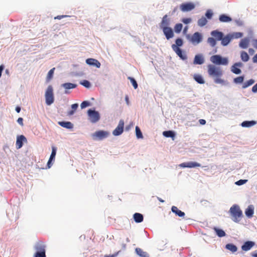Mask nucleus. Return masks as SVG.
I'll list each match as a JSON object with an SVG mask.
<instances>
[{
    "instance_id": "obj_1",
    "label": "nucleus",
    "mask_w": 257,
    "mask_h": 257,
    "mask_svg": "<svg viewBox=\"0 0 257 257\" xmlns=\"http://www.w3.org/2000/svg\"><path fill=\"white\" fill-rule=\"evenodd\" d=\"M207 69L209 76L214 79V81L215 83L225 84V81L221 78L223 74V71L220 67L212 64H209L207 66Z\"/></svg>"
},
{
    "instance_id": "obj_2",
    "label": "nucleus",
    "mask_w": 257,
    "mask_h": 257,
    "mask_svg": "<svg viewBox=\"0 0 257 257\" xmlns=\"http://www.w3.org/2000/svg\"><path fill=\"white\" fill-rule=\"evenodd\" d=\"M229 212L234 221L237 222L242 216V212L237 205H233L229 209Z\"/></svg>"
},
{
    "instance_id": "obj_3",
    "label": "nucleus",
    "mask_w": 257,
    "mask_h": 257,
    "mask_svg": "<svg viewBox=\"0 0 257 257\" xmlns=\"http://www.w3.org/2000/svg\"><path fill=\"white\" fill-rule=\"evenodd\" d=\"M35 248L36 252L34 254V257H46V246L43 242L41 241L38 242Z\"/></svg>"
},
{
    "instance_id": "obj_4",
    "label": "nucleus",
    "mask_w": 257,
    "mask_h": 257,
    "mask_svg": "<svg viewBox=\"0 0 257 257\" xmlns=\"http://www.w3.org/2000/svg\"><path fill=\"white\" fill-rule=\"evenodd\" d=\"M210 61L216 65H226L228 61L226 58H223L219 55H213L210 57Z\"/></svg>"
},
{
    "instance_id": "obj_5",
    "label": "nucleus",
    "mask_w": 257,
    "mask_h": 257,
    "mask_svg": "<svg viewBox=\"0 0 257 257\" xmlns=\"http://www.w3.org/2000/svg\"><path fill=\"white\" fill-rule=\"evenodd\" d=\"M46 103L47 105H50L54 101L53 89L51 85L48 86L45 92Z\"/></svg>"
},
{
    "instance_id": "obj_6",
    "label": "nucleus",
    "mask_w": 257,
    "mask_h": 257,
    "mask_svg": "<svg viewBox=\"0 0 257 257\" xmlns=\"http://www.w3.org/2000/svg\"><path fill=\"white\" fill-rule=\"evenodd\" d=\"M87 113L89 119L92 123H95L100 119V115L98 111L90 109Z\"/></svg>"
},
{
    "instance_id": "obj_7",
    "label": "nucleus",
    "mask_w": 257,
    "mask_h": 257,
    "mask_svg": "<svg viewBox=\"0 0 257 257\" xmlns=\"http://www.w3.org/2000/svg\"><path fill=\"white\" fill-rule=\"evenodd\" d=\"M109 135V133L104 131H98L95 132L92 134V137L94 139H98L99 140H102L107 138Z\"/></svg>"
},
{
    "instance_id": "obj_8",
    "label": "nucleus",
    "mask_w": 257,
    "mask_h": 257,
    "mask_svg": "<svg viewBox=\"0 0 257 257\" xmlns=\"http://www.w3.org/2000/svg\"><path fill=\"white\" fill-rule=\"evenodd\" d=\"M124 127V121L121 119L119 120V123L117 127L112 132L113 135L115 136H119L121 135L123 131Z\"/></svg>"
},
{
    "instance_id": "obj_9",
    "label": "nucleus",
    "mask_w": 257,
    "mask_h": 257,
    "mask_svg": "<svg viewBox=\"0 0 257 257\" xmlns=\"http://www.w3.org/2000/svg\"><path fill=\"white\" fill-rule=\"evenodd\" d=\"M180 8L182 12H189L195 8V5L192 3H183L180 5Z\"/></svg>"
},
{
    "instance_id": "obj_10",
    "label": "nucleus",
    "mask_w": 257,
    "mask_h": 257,
    "mask_svg": "<svg viewBox=\"0 0 257 257\" xmlns=\"http://www.w3.org/2000/svg\"><path fill=\"white\" fill-rule=\"evenodd\" d=\"M161 29L167 40H169L174 37V33L173 29L171 27H165Z\"/></svg>"
},
{
    "instance_id": "obj_11",
    "label": "nucleus",
    "mask_w": 257,
    "mask_h": 257,
    "mask_svg": "<svg viewBox=\"0 0 257 257\" xmlns=\"http://www.w3.org/2000/svg\"><path fill=\"white\" fill-rule=\"evenodd\" d=\"M172 48L181 59L184 60L187 59V57L186 55L184 53H183L181 49L176 46L175 44H173L172 45Z\"/></svg>"
},
{
    "instance_id": "obj_12",
    "label": "nucleus",
    "mask_w": 257,
    "mask_h": 257,
    "mask_svg": "<svg viewBox=\"0 0 257 257\" xmlns=\"http://www.w3.org/2000/svg\"><path fill=\"white\" fill-rule=\"evenodd\" d=\"M179 166L182 168H195L197 167H200L201 165L197 162H189L181 163L179 165Z\"/></svg>"
},
{
    "instance_id": "obj_13",
    "label": "nucleus",
    "mask_w": 257,
    "mask_h": 257,
    "mask_svg": "<svg viewBox=\"0 0 257 257\" xmlns=\"http://www.w3.org/2000/svg\"><path fill=\"white\" fill-rule=\"evenodd\" d=\"M27 142V139L23 135H20L17 137L16 140V147L17 149H20L23 145V143Z\"/></svg>"
},
{
    "instance_id": "obj_14",
    "label": "nucleus",
    "mask_w": 257,
    "mask_h": 257,
    "mask_svg": "<svg viewBox=\"0 0 257 257\" xmlns=\"http://www.w3.org/2000/svg\"><path fill=\"white\" fill-rule=\"evenodd\" d=\"M170 25V19L168 18L167 15L163 16L162 21L160 24L161 29H163L165 27H168Z\"/></svg>"
},
{
    "instance_id": "obj_15",
    "label": "nucleus",
    "mask_w": 257,
    "mask_h": 257,
    "mask_svg": "<svg viewBox=\"0 0 257 257\" xmlns=\"http://www.w3.org/2000/svg\"><path fill=\"white\" fill-rule=\"evenodd\" d=\"M86 63L90 66H93L96 68H100L101 66L100 63L96 59L93 58H88L86 60Z\"/></svg>"
},
{
    "instance_id": "obj_16",
    "label": "nucleus",
    "mask_w": 257,
    "mask_h": 257,
    "mask_svg": "<svg viewBox=\"0 0 257 257\" xmlns=\"http://www.w3.org/2000/svg\"><path fill=\"white\" fill-rule=\"evenodd\" d=\"M255 244V243L251 241H247L242 245L241 249L243 251L250 250Z\"/></svg>"
},
{
    "instance_id": "obj_17",
    "label": "nucleus",
    "mask_w": 257,
    "mask_h": 257,
    "mask_svg": "<svg viewBox=\"0 0 257 257\" xmlns=\"http://www.w3.org/2000/svg\"><path fill=\"white\" fill-rule=\"evenodd\" d=\"M242 66V64L241 62L235 63L231 68V71L236 74H239L241 73V70L237 67Z\"/></svg>"
},
{
    "instance_id": "obj_18",
    "label": "nucleus",
    "mask_w": 257,
    "mask_h": 257,
    "mask_svg": "<svg viewBox=\"0 0 257 257\" xmlns=\"http://www.w3.org/2000/svg\"><path fill=\"white\" fill-rule=\"evenodd\" d=\"M57 148L55 147H52V153L50 157L49 160L47 163V166L48 168H50L52 165L51 162L54 160L56 154Z\"/></svg>"
},
{
    "instance_id": "obj_19",
    "label": "nucleus",
    "mask_w": 257,
    "mask_h": 257,
    "mask_svg": "<svg viewBox=\"0 0 257 257\" xmlns=\"http://www.w3.org/2000/svg\"><path fill=\"white\" fill-rule=\"evenodd\" d=\"M202 40V36L199 32L195 33L192 36L191 41L192 43H199Z\"/></svg>"
},
{
    "instance_id": "obj_20",
    "label": "nucleus",
    "mask_w": 257,
    "mask_h": 257,
    "mask_svg": "<svg viewBox=\"0 0 257 257\" xmlns=\"http://www.w3.org/2000/svg\"><path fill=\"white\" fill-rule=\"evenodd\" d=\"M249 42L250 40L248 38H244L240 40L239 46L242 49H246L247 48Z\"/></svg>"
},
{
    "instance_id": "obj_21",
    "label": "nucleus",
    "mask_w": 257,
    "mask_h": 257,
    "mask_svg": "<svg viewBox=\"0 0 257 257\" xmlns=\"http://www.w3.org/2000/svg\"><path fill=\"white\" fill-rule=\"evenodd\" d=\"M204 62V59L202 55L198 54L195 55L193 61L194 64H202Z\"/></svg>"
},
{
    "instance_id": "obj_22",
    "label": "nucleus",
    "mask_w": 257,
    "mask_h": 257,
    "mask_svg": "<svg viewBox=\"0 0 257 257\" xmlns=\"http://www.w3.org/2000/svg\"><path fill=\"white\" fill-rule=\"evenodd\" d=\"M172 211L176 215L181 217H184L185 216V213L181 210H179L177 207L175 206H173L171 208Z\"/></svg>"
},
{
    "instance_id": "obj_23",
    "label": "nucleus",
    "mask_w": 257,
    "mask_h": 257,
    "mask_svg": "<svg viewBox=\"0 0 257 257\" xmlns=\"http://www.w3.org/2000/svg\"><path fill=\"white\" fill-rule=\"evenodd\" d=\"M136 253L140 257H149V254L147 252L144 251L142 249L137 247L135 249Z\"/></svg>"
},
{
    "instance_id": "obj_24",
    "label": "nucleus",
    "mask_w": 257,
    "mask_h": 257,
    "mask_svg": "<svg viewBox=\"0 0 257 257\" xmlns=\"http://www.w3.org/2000/svg\"><path fill=\"white\" fill-rule=\"evenodd\" d=\"M134 220L137 223H140L143 221L144 216L140 213H135L133 215Z\"/></svg>"
},
{
    "instance_id": "obj_25",
    "label": "nucleus",
    "mask_w": 257,
    "mask_h": 257,
    "mask_svg": "<svg viewBox=\"0 0 257 257\" xmlns=\"http://www.w3.org/2000/svg\"><path fill=\"white\" fill-rule=\"evenodd\" d=\"M58 124L65 128L71 129L73 127V124L70 121H59Z\"/></svg>"
},
{
    "instance_id": "obj_26",
    "label": "nucleus",
    "mask_w": 257,
    "mask_h": 257,
    "mask_svg": "<svg viewBox=\"0 0 257 257\" xmlns=\"http://www.w3.org/2000/svg\"><path fill=\"white\" fill-rule=\"evenodd\" d=\"M254 213V207L252 205H249L245 211V215L248 217H251Z\"/></svg>"
},
{
    "instance_id": "obj_27",
    "label": "nucleus",
    "mask_w": 257,
    "mask_h": 257,
    "mask_svg": "<svg viewBox=\"0 0 257 257\" xmlns=\"http://www.w3.org/2000/svg\"><path fill=\"white\" fill-rule=\"evenodd\" d=\"M211 35L215 37L217 40H221L223 37V34L222 32L213 31L211 32Z\"/></svg>"
},
{
    "instance_id": "obj_28",
    "label": "nucleus",
    "mask_w": 257,
    "mask_h": 257,
    "mask_svg": "<svg viewBox=\"0 0 257 257\" xmlns=\"http://www.w3.org/2000/svg\"><path fill=\"white\" fill-rule=\"evenodd\" d=\"M256 124V121L254 120L251 121H243L241 125L244 127H249L252 126Z\"/></svg>"
},
{
    "instance_id": "obj_29",
    "label": "nucleus",
    "mask_w": 257,
    "mask_h": 257,
    "mask_svg": "<svg viewBox=\"0 0 257 257\" xmlns=\"http://www.w3.org/2000/svg\"><path fill=\"white\" fill-rule=\"evenodd\" d=\"M193 78L194 80L199 84H204L205 81L202 77V76L200 74H195L193 76Z\"/></svg>"
},
{
    "instance_id": "obj_30",
    "label": "nucleus",
    "mask_w": 257,
    "mask_h": 257,
    "mask_svg": "<svg viewBox=\"0 0 257 257\" xmlns=\"http://www.w3.org/2000/svg\"><path fill=\"white\" fill-rule=\"evenodd\" d=\"M219 20L221 22H229L232 21V19L230 17L224 15L222 14L219 16Z\"/></svg>"
},
{
    "instance_id": "obj_31",
    "label": "nucleus",
    "mask_w": 257,
    "mask_h": 257,
    "mask_svg": "<svg viewBox=\"0 0 257 257\" xmlns=\"http://www.w3.org/2000/svg\"><path fill=\"white\" fill-rule=\"evenodd\" d=\"M62 87L67 90L75 88L77 87V85L72 83H65L62 84Z\"/></svg>"
},
{
    "instance_id": "obj_32",
    "label": "nucleus",
    "mask_w": 257,
    "mask_h": 257,
    "mask_svg": "<svg viewBox=\"0 0 257 257\" xmlns=\"http://www.w3.org/2000/svg\"><path fill=\"white\" fill-rule=\"evenodd\" d=\"M225 248L232 252H235L237 250V247L234 244L232 243L227 244L225 246Z\"/></svg>"
},
{
    "instance_id": "obj_33",
    "label": "nucleus",
    "mask_w": 257,
    "mask_h": 257,
    "mask_svg": "<svg viewBox=\"0 0 257 257\" xmlns=\"http://www.w3.org/2000/svg\"><path fill=\"white\" fill-rule=\"evenodd\" d=\"M214 230L219 237H221L225 236V232L222 229L214 227Z\"/></svg>"
},
{
    "instance_id": "obj_34",
    "label": "nucleus",
    "mask_w": 257,
    "mask_h": 257,
    "mask_svg": "<svg viewBox=\"0 0 257 257\" xmlns=\"http://www.w3.org/2000/svg\"><path fill=\"white\" fill-rule=\"evenodd\" d=\"M240 57L243 62H247L248 61L249 58L247 53L245 51H242L240 53Z\"/></svg>"
},
{
    "instance_id": "obj_35",
    "label": "nucleus",
    "mask_w": 257,
    "mask_h": 257,
    "mask_svg": "<svg viewBox=\"0 0 257 257\" xmlns=\"http://www.w3.org/2000/svg\"><path fill=\"white\" fill-rule=\"evenodd\" d=\"M207 20L204 17H202V18L199 19L198 21V25L200 27H203V26H205L207 24Z\"/></svg>"
},
{
    "instance_id": "obj_36",
    "label": "nucleus",
    "mask_w": 257,
    "mask_h": 257,
    "mask_svg": "<svg viewBox=\"0 0 257 257\" xmlns=\"http://www.w3.org/2000/svg\"><path fill=\"white\" fill-rule=\"evenodd\" d=\"M163 134L165 137L167 138H174L175 136V133L171 131H164Z\"/></svg>"
},
{
    "instance_id": "obj_37",
    "label": "nucleus",
    "mask_w": 257,
    "mask_h": 257,
    "mask_svg": "<svg viewBox=\"0 0 257 257\" xmlns=\"http://www.w3.org/2000/svg\"><path fill=\"white\" fill-rule=\"evenodd\" d=\"M221 40V44L223 46H226L230 41L231 39L228 36H226L224 38L222 37Z\"/></svg>"
},
{
    "instance_id": "obj_38",
    "label": "nucleus",
    "mask_w": 257,
    "mask_h": 257,
    "mask_svg": "<svg viewBox=\"0 0 257 257\" xmlns=\"http://www.w3.org/2000/svg\"><path fill=\"white\" fill-rule=\"evenodd\" d=\"M183 25L181 23L177 24L174 26V30L176 33H180L182 29Z\"/></svg>"
},
{
    "instance_id": "obj_39",
    "label": "nucleus",
    "mask_w": 257,
    "mask_h": 257,
    "mask_svg": "<svg viewBox=\"0 0 257 257\" xmlns=\"http://www.w3.org/2000/svg\"><path fill=\"white\" fill-rule=\"evenodd\" d=\"M78 107V104L77 103L73 104L71 105L72 110L68 112V114L69 115H72L74 114V112L76 110Z\"/></svg>"
},
{
    "instance_id": "obj_40",
    "label": "nucleus",
    "mask_w": 257,
    "mask_h": 257,
    "mask_svg": "<svg viewBox=\"0 0 257 257\" xmlns=\"http://www.w3.org/2000/svg\"><path fill=\"white\" fill-rule=\"evenodd\" d=\"M55 69V68H53L48 72L47 76V81H49L53 78Z\"/></svg>"
},
{
    "instance_id": "obj_41",
    "label": "nucleus",
    "mask_w": 257,
    "mask_h": 257,
    "mask_svg": "<svg viewBox=\"0 0 257 257\" xmlns=\"http://www.w3.org/2000/svg\"><path fill=\"white\" fill-rule=\"evenodd\" d=\"M254 83V80L250 79V80L247 81L246 82H245V83H243V86H242V88H245L248 87L249 86L251 85Z\"/></svg>"
},
{
    "instance_id": "obj_42",
    "label": "nucleus",
    "mask_w": 257,
    "mask_h": 257,
    "mask_svg": "<svg viewBox=\"0 0 257 257\" xmlns=\"http://www.w3.org/2000/svg\"><path fill=\"white\" fill-rule=\"evenodd\" d=\"M136 136L138 139H142L143 138V136L142 133L141 131V130L138 126H137L136 127Z\"/></svg>"
},
{
    "instance_id": "obj_43",
    "label": "nucleus",
    "mask_w": 257,
    "mask_h": 257,
    "mask_svg": "<svg viewBox=\"0 0 257 257\" xmlns=\"http://www.w3.org/2000/svg\"><path fill=\"white\" fill-rule=\"evenodd\" d=\"M80 84L83 85L86 88H89L91 86V84L89 81L86 80H83L80 82Z\"/></svg>"
},
{
    "instance_id": "obj_44",
    "label": "nucleus",
    "mask_w": 257,
    "mask_h": 257,
    "mask_svg": "<svg viewBox=\"0 0 257 257\" xmlns=\"http://www.w3.org/2000/svg\"><path fill=\"white\" fill-rule=\"evenodd\" d=\"M207 42L211 47H214L216 44V40L212 37L208 38Z\"/></svg>"
},
{
    "instance_id": "obj_45",
    "label": "nucleus",
    "mask_w": 257,
    "mask_h": 257,
    "mask_svg": "<svg viewBox=\"0 0 257 257\" xmlns=\"http://www.w3.org/2000/svg\"><path fill=\"white\" fill-rule=\"evenodd\" d=\"M243 80L244 77L241 76L235 78L233 80V81L235 83H241L243 81Z\"/></svg>"
},
{
    "instance_id": "obj_46",
    "label": "nucleus",
    "mask_w": 257,
    "mask_h": 257,
    "mask_svg": "<svg viewBox=\"0 0 257 257\" xmlns=\"http://www.w3.org/2000/svg\"><path fill=\"white\" fill-rule=\"evenodd\" d=\"M128 79L131 81L134 88L137 89L138 88V84H137V81L135 80V79L134 78L131 77H128Z\"/></svg>"
},
{
    "instance_id": "obj_47",
    "label": "nucleus",
    "mask_w": 257,
    "mask_h": 257,
    "mask_svg": "<svg viewBox=\"0 0 257 257\" xmlns=\"http://www.w3.org/2000/svg\"><path fill=\"white\" fill-rule=\"evenodd\" d=\"M176 46H177L178 47H180L181 46H182L183 45V41L180 38H178L176 40Z\"/></svg>"
},
{
    "instance_id": "obj_48",
    "label": "nucleus",
    "mask_w": 257,
    "mask_h": 257,
    "mask_svg": "<svg viewBox=\"0 0 257 257\" xmlns=\"http://www.w3.org/2000/svg\"><path fill=\"white\" fill-rule=\"evenodd\" d=\"M205 16L208 19H210L213 16V13L210 10H208L205 13Z\"/></svg>"
},
{
    "instance_id": "obj_49",
    "label": "nucleus",
    "mask_w": 257,
    "mask_h": 257,
    "mask_svg": "<svg viewBox=\"0 0 257 257\" xmlns=\"http://www.w3.org/2000/svg\"><path fill=\"white\" fill-rule=\"evenodd\" d=\"M90 105V102L87 101H83L80 105L81 108H84L86 107L87 106H88Z\"/></svg>"
},
{
    "instance_id": "obj_50",
    "label": "nucleus",
    "mask_w": 257,
    "mask_h": 257,
    "mask_svg": "<svg viewBox=\"0 0 257 257\" xmlns=\"http://www.w3.org/2000/svg\"><path fill=\"white\" fill-rule=\"evenodd\" d=\"M192 19L191 18H183L182 20V22L185 24H188L190 23Z\"/></svg>"
},
{
    "instance_id": "obj_51",
    "label": "nucleus",
    "mask_w": 257,
    "mask_h": 257,
    "mask_svg": "<svg viewBox=\"0 0 257 257\" xmlns=\"http://www.w3.org/2000/svg\"><path fill=\"white\" fill-rule=\"evenodd\" d=\"M246 182V180H239V181H237L235 183L237 185H241L245 183Z\"/></svg>"
},
{
    "instance_id": "obj_52",
    "label": "nucleus",
    "mask_w": 257,
    "mask_h": 257,
    "mask_svg": "<svg viewBox=\"0 0 257 257\" xmlns=\"http://www.w3.org/2000/svg\"><path fill=\"white\" fill-rule=\"evenodd\" d=\"M119 252H120V251H118L117 252H116L114 254H105L104 255V257H116L118 255V254L119 253Z\"/></svg>"
},
{
    "instance_id": "obj_53",
    "label": "nucleus",
    "mask_w": 257,
    "mask_h": 257,
    "mask_svg": "<svg viewBox=\"0 0 257 257\" xmlns=\"http://www.w3.org/2000/svg\"><path fill=\"white\" fill-rule=\"evenodd\" d=\"M69 17V16L67 15H60V16H57L54 18V19H58L60 20L63 18L68 17Z\"/></svg>"
},
{
    "instance_id": "obj_54",
    "label": "nucleus",
    "mask_w": 257,
    "mask_h": 257,
    "mask_svg": "<svg viewBox=\"0 0 257 257\" xmlns=\"http://www.w3.org/2000/svg\"><path fill=\"white\" fill-rule=\"evenodd\" d=\"M17 122L22 126H23V119L22 117H19L18 120Z\"/></svg>"
},
{
    "instance_id": "obj_55",
    "label": "nucleus",
    "mask_w": 257,
    "mask_h": 257,
    "mask_svg": "<svg viewBox=\"0 0 257 257\" xmlns=\"http://www.w3.org/2000/svg\"><path fill=\"white\" fill-rule=\"evenodd\" d=\"M234 36L236 38H240L242 36V33H240V32H238V33H236L235 34H234Z\"/></svg>"
},
{
    "instance_id": "obj_56",
    "label": "nucleus",
    "mask_w": 257,
    "mask_h": 257,
    "mask_svg": "<svg viewBox=\"0 0 257 257\" xmlns=\"http://www.w3.org/2000/svg\"><path fill=\"white\" fill-rule=\"evenodd\" d=\"M252 45L254 48L257 49V39H254L253 40Z\"/></svg>"
},
{
    "instance_id": "obj_57",
    "label": "nucleus",
    "mask_w": 257,
    "mask_h": 257,
    "mask_svg": "<svg viewBox=\"0 0 257 257\" xmlns=\"http://www.w3.org/2000/svg\"><path fill=\"white\" fill-rule=\"evenodd\" d=\"M252 91L254 93L257 92V83L252 87Z\"/></svg>"
},
{
    "instance_id": "obj_58",
    "label": "nucleus",
    "mask_w": 257,
    "mask_h": 257,
    "mask_svg": "<svg viewBox=\"0 0 257 257\" xmlns=\"http://www.w3.org/2000/svg\"><path fill=\"white\" fill-rule=\"evenodd\" d=\"M199 123L201 125H204L206 123V120L203 119H200L199 120Z\"/></svg>"
},
{
    "instance_id": "obj_59",
    "label": "nucleus",
    "mask_w": 257,
    "mask_h": 257,
    "mask_svg": "<svg viewBox=\"0 0 257 257\" xmlns=\"http://www.w3.org/2000/svg\"><path fill=\"white\" fill-rule=\"evenodd\" d=\"M252 61L253 63H257V53L253 57Z\"/></svg>"
},
{
    "instance_id": "obj_60",
    "label": "nucleus",
    "mask_w": 257,
    "mask_h": 257,
    "mask_svg": "<svg viewBox=\"0 0 257 257\" xmlns=\"http://www.w3.org/2000/svg\"><path fill=\"white\" fill-rule=\"evenodd\" d=\"M248 52L250 55H252L254 53V51L252 48H249L248 49Z\"/></svg>"
},
{
    "instance_id": "obj_61",
    "label": "nucleus",
    "mask_w": 257,
    "mask_h": 257,
    "mask_svg": "<svg viewBox=\"0 0 257 257\" xmlns=\"http://www.w3.org/2000/svg\"><path fill=\"white\" fill-rule=\"evenodd\" d=\"M4 69V65H1L0 66V77L2 76V71H3Z\"/></svg>"
},
{
    "instance_id": "obj_62",
    "label": "nucleus",
    "mask_w": 257,
    "mask_h": 257,
    "mask_svg": "<svg viewBox=\"0 0 257 257\" xmlns=\"http://www.w3.org/2000/svg\"><path fill=\"white\" fill-rule=\"evenodd\" d=\"M16 111L18 112V113H19L21 111V107L20 106H17L16 107Z\"/></svg>"
},
{
    "instance_id": "obj_63",
    "label": "nucleus",
    "mask_w": 257,
    "mask_h": 257,
    "mask_svg": "<svg viewBox=\"0 0 257 257\" xmlns=\"http://www.w3.org/2000/svg\"><path fill=\"white\" fill-rule=\"evenodd\" d=\"M177 10H178V8L177 7H175L174 9V10H173L171 15H173L177 11Z\"/></svg>"
},
{
    "instance_id": "obj_64",
    "label": "nucleus",
    "mask_w": 257,
    "mask_h": 257,
    "mask_svg": "<svg viewBox=\"0 0 257 257\" xmlns=\"http://www.w3.org/2000/svg\"><path fill=\"white\" fill-rule=\"evenodd\" d=\"M251 255L253 257H257V252L255 253H252L251 254Z\"/></svg>"
}]
</instances>
